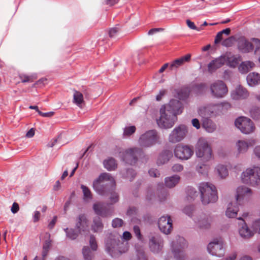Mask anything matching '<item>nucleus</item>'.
<instances>
[{
	"label": "nucleus",
	"mask_w": 260,
	"mask_h": 260,
	"mask_svg": "<svg viewBox=\"0 0 260 260\" xmlns=\"http://www.w3.org/2000/svg\"><path fill=\"white\" fill-rule=\"evenodd\" d=\"M238 46L239 49L244 53L252 51L254 46L255 47V53H260V40L258 39H252L251 43L244 38H241L238 41Z\"/></svg>",
	"instance_id": "10"
},
{
	"label": "nucleus",
	"mask_w": 260,
	"mask_h": 260,
	"mask_svg": "<svg viewBox=\"0 0 260 260\" xmlns=\"http://www.w3.org/2000/svg\"><path fill=\"white\" fill-rule=\"evenodd\" d=\"M253 152L256 156L260 158V145L256 146L254 149Z\"/></svg>",
	"instance_id": "63"
},
{
	"label": "nucleus",
	"mask_w": 260,
	"mask_h": 260,
	"mask_svg": "<svg viewBox=\"0 0 260 260\" xmlns=\"http://www.w3.org/2000/svg\"><path fill=\"white\" fill-rule=\"evenodd\" d=\"M136 131L135 126H128L125 127L123 132V135L125 137H128L134 134Z\"/></svg>",
	"instance_id": "45"
},
{
	"label": "nucleus",
	"mask_w": 260,
	"mask_h": 260,
	"mask_svg": "<svg viewBox=\"0 0 260 260\" xmlns=\"http://www.w3.org/2000/svg\"><path fill=\"white\" fill-rule=\"evenodd\" d=\"M211 166L212 165L210 161L207 162L201 161V162L197 166L196 170L199 173L204 176H207L211 169Z\"/></svg>",
	"instance_id": "30"
},
{
	"label": "nucleus",
	"mask_w": 260,
	"mask_h": 260,
	"mask_svg": "<svg viewBox=\"0 0 260 260\" xmlns=\"http://www.w3.org/2000/svg\"><path fill=\"white\" fill-rule=\"evenodd\" d=\"M115 186L114 178L109 173L101 174L93 183L94 189L100 194L104 195L106 190H110Z\"/></svg>",
	"instance_id": "4"
},
{
	"label": "nucleus",
	"mask_w": 260,
	"mask_h": 260,
	"mask_svg": "<svg viewBox=\"0 0 260 260\" xmlns=\"http://www.w3.org/2000/svg\"><path fill=\"white\" fill-rule=\"evenodd\" d=\"M149 246L152 251L158 252L161 249L162 241L159 236H153L150 239Z\"/></svg>",
	"instance_id": "25"
},
{
	"label": "nucleus",
	"mask_w": 260,
	"mask_h": 260,
	"mask_svg": "<svg viewBox=\"0 0 260 260\" xmlns=\"http://www.w3.org/2000/svg\"><path fill=\"white\" fill-rule=\"evenodd\" d=\"M134 231L135 233L136 236L137 237V238L139 239L141 238V233H140V230L139 228L137 226H135L134 227Z\"/></svg>",
	"instance_id": "60"
},
{
	"label": "nucleus",
	"mask_w": 260,
	"mask_h": 260,
	"mask_svg": "<svg viewBox=\"0 0 260 260\" xmlns=\"http://www.w3.org/2000/svg\"><path fill=\"white\" fill-rule=\"evenodd\" d=\"M82 253L84 260H92L93 255L88 247H84L82 249Z\"/></svg>",
	"instance_id": "44"
},
{
	"label": "nucleus",
	"mask_w": 260,
	"mask_h": 260,
	"mask_svg": "<svg viewBox=\"0 0 260 260\" xmlns=\"http://www.w3.org/2000/svg\"><path fill=\"white\" fill-rule=\"evenodd\" d=\"M194 220L197 226L201 229H208L210 225V220L205 216L199 219H194Z\"/></svg>",
	"instance_id": "35"
},
{
	"label": "nucleus",
	"mask_w": 260,
	"mask_h": 260,
	"mask_svg": "<svg viewBox=\"0 0 260 260\" xmlns=\"http://www.w3.org/2000/svg\"><path fill=\"white\" fill-rule=\"evenodd\" d=\"M186 22L187 26L191 29L196 30L197 31H200L202 29L201 27H197L194 22H192L189 19H187Z\"/></svg>",
	"instance_id": "50"
},
{
	"label": "nucleus",
	"mask_w": 260,
	"mask_h": 260,
	"mask_svg": "<svg viewBox=\"0 0 260 260\" xmlns=\"http://www.w3.org/2000/svg\"><path fill=\"white\" fill-rule=\"evenodd\" d=\"M160 137L155 130L146 132L141 135L138 143L142 148L150 147L159 142Z\"/></svg>",
	"instance_id": "8"
},
{
	"label": "nucleus",
	"mask_w": 260,
	"mask_h": 260,
	"mask_svg": "<svg viewBox=\"0 0 260 260\" xmlns=\"http://www.w3.org/2000/svg\"><path fill=\"white\" fill-rule=\"evenodd\" d=\"M50 235L48 233H45L44 236V238H42V239L44 240V242L43 243V255L45 256L46 255L47 251L51 246V240L50 239Z\"/></svg>",
	"instance_id": "38"
},
{
	"label": "nucleus",
	"mask_w": 260,
	"mask_h": 260,
	"mask_svg": "<svg viewBox=\"0 0 260 260\" xmlns=\"http://www.w3.org/2000/svg\"><path fill=\"white\" fill-rule=\"evenodd\" d=\"M215 171L221 178H224L229 175L227 168L222 164H219L215 168Z\"/></svg>",
	"instance_id": "37"
},
{
	"label": "nucleus",
	"mask_w": 260,
	"mask_h": 260,
	"mask_svg": "<svg viewBox=\"0 0 260 260\" xmlns=\"http://www.w3.org/2000/svg\"><path fill=\"white\" fill-rule=\"evenodd\" d=\"M192 125L197 129L200 128V123L199 120L197 118L193 119L191 121Z\"/></svg>",
	"instance_id": "58"
},
{
	"label": "nucleus",
	"mask_w": 260,
	"mask_h": 260,
	"mask_svg": "<svg viewBox=\"0 0 260 260\" xmlns=\"http://www.w3.org/2000/svg\"><path fill=\"white\" fill-rule=\"evenodd\" d=\"M72 102L75 105L81 109L85 105V101L83 94L77 90L74 91Z\"/></svg>",
	"instance_id": "27"
},
{
	"label": "nucleus",
	"mask_w": 260,
	"mask_h": 260,
	"mask_svg": "<svg viewBox=\"0 0 260 260\" xmlns=\"http://www.w3.org/2000/svg\"><path fill=\"white\" fill-rule=\"evenodd\" d=\"M119 199L117 193L115 192H111L110 193V202L111 204H114L118 202Z\"/></svg>",
	"instance_id": "51"
},
{
	"label": "nucleus",
	"mask_w": 260,
	"mask_h": 260,
	"mask_svg": "<svg viewBox=\"0 0 260 260\" xmlns=\"http://www.w3.org/2000/svg\"><path fill=\"white\" fill-rule=\"evenodd\" d=\"M238 202L234 201L228 205L226 210L225 211V215L229 218H234L236 217L238 212L239 211L237 203Z\"/></svg>",
	"instance_id": "26"
},
{
	"label": "nucleus",
	"mask_w": 260,
	"mask_h": 260,
	"mask_svg": "<svg viewBox=\"0 0 260 260\" xmlns=\"http://www.w3.org/2000/svg\"><path fill=\"white\" fill-rule=\"evenodd\" d=\"M210 91L212 96L217 98H222L228 92V88L224 82L217 80L210 85Z\"/></svg>",
	"instance_id": "14"
},
{
	"label": "nucleus",
	"mask_w": 260,
	"mask_h": 260,
	"mask_svg": "<svg viewBox=\"0 0 260 260\" xmlns=\"http://www.w3.org/2000/svg\"><path fill=\"white\" fill-rule=\"evenodd\" d=\"M193 208L191 206L187 207L186 208H184L183 210V212L188 216L191 215V212L192 211Z\"/></svg>",
	"instance_id": "62"
},
{
	"label": "nucleus",
	"mask_w": 260,
	"mask_h": 260,
	"mask_svg": "<svg viewBox=\"0 0 260 260\" xmlns=\"http://www.w3.org/2000/svg\"><path fill=\"white\" fill-rule=\"evenodd\" d=\"M187 133V127L185 125H180L175 127L169 136V141L176 143L181 141L186 137Z\"/></svg>",
	"instance_id": "16"
},
{
	"label": "nucleus",
	"mask_w": 260,
	"mask_h": 260,
	"mask_svg": "<svg viewBox=\"0 0 260 260\" xmlns=\"http://www.w3.org/2000/svg\"><path fill=\"white\" fill-rule=\"evenodd\" d=\"M236 126L245 134H249L254 131L255 126L252 121L246 117H240L235 122Z\"/></svg>",
	"instance_id": "11"
},
{
	"label": "nucleus",
	"mask_w": 260,
	"mask_h": 260,
	"mask_svg": "<svg viewBox=\"0 0 260 260\" xmlns=\"http://www.w3.org/2000/svg\"><path fill=\"white\" fill-rule=\"evenodd\" d=\"M19 209V208L18 204L16 203H14L13 204L11 210L13 213H16L18 211Z\"/></svg>",
	"instance_id": "57"
},
{
	"label": "nucleus",
	"mask_w": 260,
	"mask_h": 260,
	"mask_svg": "<svg viewBox=\"0 0 260 260\" xmlns=\"http://www.w3.org/2000/svg\"><path fill=\"white\" fill-rule=\"evenodd\" d=\"M195 153L197 158L203 162L210 161L213 158L211 145L208 139L200 138L195 145Z\"/></svg>",
	"instance_id": "3"
},
{
	"label": "nucleus",
	"mask_w": 260,
	"mask_h": 260,
	"mask_svg": "<svg viewBox=\"0 0 260 260\" xmlns=\"http://www.w3.org/2000/svg\"><path fill=\"white\" fill-rule=\"evenodd\" d=\"M77 232L71 229L65 230L67 236L69 238L73 240L75 239L79 234L86 235L88 232V221L85 215L82 214L79 216L76 223Z\"/></svg>",
	"instance_id": "6"
},
{
	"label": "nucleus",
	"mask_w": 260,
	"mask_h": 260,
	"mask_svg": "<svg viewBox=\"0 0 260 260\" xmlns=\"http://www.w3.org/2000/svg\"><path fill=\"white\" fill-rule=\"evenodd\" d=\"M251 190L244 186H239L236 190V200L239 204L242 201L247 200L252 196Z\"/></svg>",
	"instance_id": "20"
},
{
	"label": "nucleus",
	"mask_w": 260,
	"mask_h": 260,
	"mask_svg": "<svg viewBox=\"0 0 260 260\" xmlns=\"http://www.w3.org/2000/svg\"><path fill=\"white\" fill-rule=\"evenodd\" d=\"M180 180V177L177 175H174L166 177L165 179V184L168 188H173L178 184Z\"/></svg>",
	"instance_id": "34"
},
{
	"label": "nucleus",
	"mask_w": 260,
	"mask_h": 260,
	"mask_svg": "<svg viewBox=\"0 0 260 260\" xmlns=\"http://www.w3.org/2000/svg\"><path fill=\"white\" fill-rule=\"evenodd\" d=\"M230 32H231V29L229 28H228L223 29L222 31L218 32L216 36V38L215 39V41H214L215 43V44L219 43L223 39V35L228 36L230 35Z\"/></svg>",
	"instance_id": "42"
},
{
	"label": "nucleus",
	"mask_w": 260,
	"mask_h": 260,
	"mask_svg": "<svg viewBox=\"0 0 260 260\" xmlns=\"http://www.w3.org/2000/svg\"><path fill=\"white\" fill-rule=\"evenodd\" d=\"M167 91L165 89H161L160 90L159 93L156 96V100L159 101L161 100L162 98L166 93Z\"/></svg>",
	"instance_id": "55"
},
{
	"label": "nucleus",
	"mask_w": 260,
	"mask_h": 260,
	"mask_svg": "<svg viewBox=\"0 0 260 260\" xmlns=\"http://www.w3.org/2000/svg\"><path fill=\"white\" fill-rule=\"evenodd\" d=\"M141 148H133L119 152V157L122 160L131 165L136 162L137 156L141 154Z\"/></svg>",
	"instance_id": "12"
},
{
	"label": "nucleus",
	"mask_w": 260,
	"mask_h": 260,
	"mask_svg": "<svg viewBox=\"0 0 260 260\" xmlns=\"http://www.w3.org/2000/svg\"><path fill=\"white\" fill-rule=\"evenodd\" d=\"M247 82L250 86H254L260 84V74L252 72L247 76Z\"/></svg>",
	"instance_id": "33"
},
{
	"label": "nucleus",
	"mask_w": 260,
	"mask_h": 260,
	"mask_svg": "<svg viewBox=\"0 0 260 260\" xmlns=\"http://www.w3.org/2000/svg\"><path fill=\"white\" fill-rule=\"evenodd\" d=\"M89 244L91 249L95 251L98 249V245L95 237L91 236L89 240Z\"/></svg>",
	"instance_id": "47"
},
{
	"label": "nucleus",
	"mask_w": 260,
	"mask_h": 260,
	"mask_svg": "<svg viewBox=\"0 0 260 260\" xmlns=\"http://www.w3.org/2000/svg\"><path fill=\"white\" fill-rule=\"evenodd\" d=\"M172 153L170 150H165L161 152L157 158V164L162 165L167 163L172 157Z\"/></svg>",
	"instance_id": "31"
},
{
	"label": "nucleus",
	"mask_w": 260,
	"mask_h": 260,
	"mask_svg": "<svg viewBox=\"0 0 260 260\" xmlns=\"http://www.w3.org/2000/svg\"><path fill=\"white\" fill-rule=\"evenodd\" d=\"M181 103L177 100H171L167 104L161 106L159 110V117L157 119V124L161 128L168 129L172 127L177 121V115L182 112Z\"/></svg>",
	"instance_id": "1"
},
{
	"label": "nucleus",
	"mask_w": 260,
	"mask_h": 260,
	"mask_svg": "<svg viewBox=\"0 0 260 260\" xmlns=\"http://www.w3.org/2000/svg\"><path fill=\"white\" fill-rule=\"evenodd\" d=\"M104 167L109 171H112L117 168V164L115 159L108 158L105 160L103 162Z\"/></svg>",
	"instance_id": "40"
},
{
	"label": "nucleus",
	"mask_w": 260,
	"mask_h": 260,
	"mask_svg": "<svg viewBox=\"0 0 260 260\" xmlns=\"http://www.w3.org/2000/svg\"><path fill=\"white\" fill-rule=\"evenodd\" d=\"M203 127L209 133H212L216 129L215 124L208 118L203 120Z\"/></svg>",
	"instance_id": "39"
},
{
	"label": "nucleus",
	"mask_w": 260,
	"mask_h": 260,
	"mask_svg": "<svg viewBox=\"0 0 260 260\" xmlns=\"http://www.w3.org/2000/svg\"><path fill=\"white\" fill-rule=\"evenodd\" d=\"M237 254L235 252H234L230 254L224 260H235Z\"/></svg>",
	"instance_id": "64"
},
{
	"label": "nucleus",
	"mask_w": 260,
	"mask_h": 260,
	"mask_svg": "<svg viewBox=\"0 0 260 260\" xmlns=\"http://www.w3.org/2000/svg\"><path fill=\"white\" fill-rule=\"evenodd\" d=\"M249 93L247 89L241 85H239L231 93V97L233 99L238 100L247 98Z\"/></svg>",
	"instance_id": "23"
},
{
	"label": "nucleus",
	"mask_w": 260,
	"mask_h": 260,
	"mask_svg": "<svg viewBox=\"0 0 260 260\" xmlns=\"http://www.w3.org/2000/svg\"><path fill=\"white\" fill-rule=\"evenodd\" d=\"M201 200L204 204L215 202L218 199L215 186L208 182L201 183L199 185Z\"/></svg>",
	"instance_id": "5"
},
{
	"label": "nucleus",
	"mask_w": 260,
	"mask_h": 260,
	"mask_svg": "<svg viewBox=\"0 0 260 260\" xmlns=\"http://www.w3.org/2000/svg\"><path fill=\"white\" fill-rule=\"evenodd\" d=\"M224 63V59L222 55L209 63L208 66V71L210 73L214 72L217 69L221 67Z\"/></svg>",
	"instance_id": "29"
},
{
	"label": "nucleus",
	"mask_w": 260,
	"mask_h": 260,
	"mask_svg": "<svg viewBox=\"0 0 260 260\" xmlns=\"http://www.w3.org/2000/svg\"><path fill=\"white\" fill-rule=\"evenodd\" d=\"M222 56L224 57L225 63L231 68L236 67L241 60L240 56L234 55L230 52H227Z\"/></svg>",
	"instance_id": "22"
},
{
	"label": "nucleus",
	"mask_w": 260,
	"mask_h": 260,
	"mask_svg": "<svg viewBox=\"0 0 260 260\" xmlns=\"http://www.w3.org/2000/svg\"><path fill=\"white\" fill-rule=\"evenodd\" d=\"M158 225L162 233L168 234L172 229V220L170 216H162L158 219Z\"/></svg>",
	"instance_id": "19"
},
{
	"label": "nucleus",
	"mask_w": 260,
	"mask_h": 260,
	"mask_svg": "<svg viewBox=\"0 0 260 260\" xmlns=\"http://www.w3.org/2000/svg\"><path fill=\"white\" fill-rule=\"evenodd\" d=\"M243 183L255 186L260 183V168L255 166L249 167L241 174Z\"/></svg>",
	"instance_id": "7"
},
{
	"label": "nucleus",
	"mask_w": 260,
	"mask_h": 260,
	"mask_svg": "<svg viewBox=\"0 0 260 260\" xmlns=\"http://www.w3.org/2000/svg\"><path fill=\"white\" fill-rule=\"evenodd\" d=\"M149 175L153 177H159L160 174L159 172L156 169H152L149 171Z\"/></svg>",
	"instance_id": "54"
},
{
	"label": "nucleus",
	"mask_w": 260,
	"mask_h": 260,
	"mask_svg": "<svg viewBox=\"0 0 260 260\" xmlns=\"http://www.w3.org/2000/svg\"><path fill=\"white\" fill-rule=\"evenodd\" d=\"M179 241L182 244V245H180V248L174 249L173 252L174 256L178 260H184L185 255L182 249L185 247L186 245V242L183 238L181 237L179 238Z\"/></svg>",
	"instance_id": "32"
},
{
	"label": "nucleus",
	"mask_w": 260,
	"mask_h": 260,
	"mask_svg": "<svg viewBox=\"0 0 260 260\" xmlns=\"http://www.w3.org/2000/svg\"><path fill=\"white\" fill-rule=\"evenodd\" d=\"M191 55L187 54L184 56H182L179 58L174 60L170 63V68L171 70L177 69L183 66L185 62H189L190 59Z\"/></svg>",
	"instance_id": "28"
},
{
	"label": "nucleus",
	"mask_w": 260,
	"mask_h": 260,
	"mask_svg": "<svg viewBox=\"0 0 260 260\" xmlns=\"http://www.w3.org/2000/svg\"><path fill=\"white\" fill-rule=\"evenodd\" d=\"M35 134V129L31 128L26 134V137L28 138H32Z\"/></svg>",
	"instance_id": "59"
},
{
	"label": "nucleus",
	"mask_w": 260,
	"mask_h": 260,
	"mask_svg": "<svg viewBox=\"0 0 260 260\" xmlns=\"http://www.w3.org/2000/svg\"><path fill=\"white\" fill-rule=\"evenodd\" d=\"M81 188L82 190L84 196V200L88 201L92 199V194L90 189L84 185H81Z\"/></svg>",
	"instance_id": "43"
},
{
	"label": "nucleus",
	"mask_w": 260,
	"mask_h": 260,
	"mask_svg": "<svg viewBox=\"0 0 260 260\" xmlns=\"http://www.w3.org/2000/svg\"><path fill=\"white\" fill-rule=\"evenodd\" d=\"M221 107V106L219 104L202 106L198 108V112L204 119H206L217 114Z\"/></svg>",
	"instance_id": "15"
},
{
	"label": "nucleus",
	"mask_w": 260,
	"mask_h": 260,
	"mask_svg": "<svg viewBox=\"0 0 260 260\" xmlns=\"http://www.w3.org/2000/svg\"><path fill=\"white\" fill-rule=\"evenodd\" d=\"M103 225L99 217H96L93 219L91 225V229L94 232H99L102 231Z\"/></svg>",
	"instance_id": "41"
},
{
	"label": "nucleus",
	"mask_w": 260,
	"mask_h": 260,
	"mask_svg": "<svg viewBox=\"0 0 260 260\" xmlns=\"http://www.w3.org/2000/svg\"><path fill=\"white\" fill-rule=\"evenodd\" d=\"M54 113L53 112H49L47 113H43L41 111L39 112V114L42 117H52L54 115Z\"/></svg>",
	"instance_id": "56"
},
{
	"label": "nucleus",
	"mask_w": 260,
	"mask_h": 260,
	"mask_svg": "<svg viewBox=\"0 0 260 260\" xmlns=\"http://www.w3.org/2000/svg\"><path fill=\"white\" fill-rule=\"evenodd\" d=\"M251 229L254 234L257 233L260 234V219L255 220L251 225Z\"/></svg>",
	"instance_id": "46"
},
{
	"label": "nucleus",
	"mask_w": 260,
	"mask_h": 260,
	"mask_svg": "<svg viewBox=\"0 0 260 260\" xmlns=\"http://www.w3.org/2000/svg\"><path fill=\"white\" fill-rule=\"evenodd\" d=\"M132 238L131 234L127 231L124 232L121 239L122 242L120 243V241L117 242L116 239H110L107 241L106 243V250L113 257H116L118 255L125 252L128 250V242Z\"/></svg>",
	"instance_id": "2"
},
{
	"label": "nucleus",
	"mask_w": 260,
	"mask_h": 260,
	"mask_svg": "<svg viewBox=\"0 0 260 260\" xmlns=\"http://www.w3.org/2000/svg\"><path fill=\"white\" fill-rule=\"evenodd\" d=\"M123 224V220L119 218H116L112 221V226L114 228L121 227Z\"/></svg>",
	"instance_id": "48"
},
{
	"label": "nucleus",
	"mask_w": 260,
	"mask_h": 260,
	"mask_svg": "<svg viewBox=\"0 0 260 260\" xmlns=\"http://www.w3.org/2000/svg\"><path fill=\"white\" fill-rule=\"evenodd\" d=\"M235 40V39L234 37H229V38L225 39L222 42V44L223 46H225L226 47L231 46L233 45V44L234 43Z\"/></svg>",
	"instance_id": "49"
},
{
	"label": "nucleus",
	"mask_w": 260,
	"mask_h": 260,
	"mask_svg": "<svg viewBox=\"0 0 260 260\" xmlns=\"http://www.w3.org/2000/svg\"><path fill=\"white\" fill-rule=\"evenodd\" d=\"M248 215V213H244L242 215V217H239L238 219L241 220L243 221L241 227L239 229V235L244 239H248L251 238L254 235V232L252 230L250 229L247 226V224L244 220L243 218H246Z\"/></svg>",
	"instance_id": "18"
},
{
	"label": "nucleus",
	"mask_w": 260,
	"mask_h": 260,
	"mask_svg": "<svg viewBox=\"0 0 260 260\" xmlns=\"http://www.w3.org/2000/svg\"><path fill=\"white\" fill-rule=\"evenodd\" d=\"M207 249L209 253L213 255L221 257L224 253L223 241L222 238H217L213 240L208 245Z\"/></svg>",
	"instance_id": "13"
},
{
	"label": "nucleus",
	"mask_w": 260,
	"mask_h": 260,
	"mask_svg": "<svg viewBox=\"0 0 260 260\" xmlns=\"http://www.w3.org/2000/svg\"><path fill=\"white\" fill-rule=\"evenodd\" d=\"M255 144L254 140L245 141L243 140H238L236 143V147L239 154L246 153L250 147Z\"/></svg>",
	"instance_id": "21"
},
{
	"label": "nucleus",
	"mask_w": 260,
	"mask_h": 260,
	"mask_svg": "<svg viewBox=\"0 0 260 260\" xmlns=\"http://www.w3.org/2000/svg\"><path fill=\"white\" fill-rule=\"evenodd\" d=\"M194 151L191 145L179 144L175 146L174 154L175 157L181 160H187L193 155Z\"/></svg>",
	"instance_id": "9"
},
{
	"label": "nucleus",
	"mask_w": 260,
	"mask_h": 260,
	"mask_svg": "<svg viewBox=\"0 0 260 260\" xmlns=\"http://www.w3.org/2000/svg\"><path fill=\"white\" fill-rule=\"evenodd\" d=\"M254 63L250 61L242 62L239 67V71L242 74H246L254 67Z\"/></svg>",
	"instance_id": "36"
},
{
	"label": "nucleus",
	"mask_w": 260,
	"mask_h": 260,
	"mask_svg": "<svg viewBox=\"0 0 260 260\" xmlns=\"http://www.w3.org/2000/svg\"><path fill=\"white\" fill-rule=\"evenodd\" d=\"M56 221H57V217L54 216L53 219L51 220V221L48 224L49 229H52L54 227V225L55 224Z\"/></svg>",
	"instance_id": "61"
},
{
	"label": "nucleus",
	"mask_w": 260,
	"mask_h": 260,
	"mask_svg": "<svg viewBox=\"0 0 260 260\" xmlns=\"http://www.w3.org/2000/svg\"><path fill=\"white\" fill-rule=\"evenodd\" d=\"M187 193L191 199H193L195 197L198 196L197 192L192 188H190L188 190Z\"/></svg>",
	"instance_id": "53"
},
{
	"label": "nucleus",
	"mask_w": 260,
	"mask_h": 260,
	"mask_svg": "<svg viewBox=\"0 0 260 260\" xmlns=\"http://www.w3.org/2000/svg\"><path fill=\"white\" fill-rule=\"evenodd\" d=\"M205 86L204 84H200L193 87L191 89L189 87H184L179 90H175L173 94L180 100H183L186 98L189 94L190 92L193 90L194 91H199L203 90Z\"/></svg>",
	"instance_id": "17"
},
{
	"label": "nucleus",
	"mask_w": 260,
	"mask_h": 260,
	"mask_svg": "<svg viewBox=\"0 0 260 260\" xmlns=\"http://www.w3.org/2000/svg\"><path fill=\"white\" fill-rule=\"evenodd\" d=\"M183 170V166L180 164H174L172 167L173 172H180Z\"/></svg>",
	"instance_id": "52"
},
{
	"label": "nucleus",
	"mask_w": 260,
	"mask_h": 260,
	"mask_svg": "<svg viewBox=\"0 0 260 260\" xmlns=\"http://www.w3.org/2000/svg\"><path fill=\"white\" fill-rule=\"evenodd\" d=\"M93 208L96 214L103 217H107L112 214L111 211L108 209L103 204L101 203H95Z\"/></svg>",
	"instance_id": "24"
}]
</instances>
